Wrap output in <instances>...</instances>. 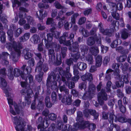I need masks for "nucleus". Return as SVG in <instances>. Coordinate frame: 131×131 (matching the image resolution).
I'll list each match as a JSON object with an SVG mask.
<instances>
[{
	"label": "nucleus",
	"mask_w": 131,
	"mask_h": 131,
	"mask_svg": "<svg viewBox=\"0 0 131 131\" xmlns=\"http://www.w3.org/2000/svg\"><path fill=\"white\" fill-rule=\"evenodd\" d=\"M12 47L15 52H12L11 58L12 60L16 61L17 60V56H19L21 53V49L22 48V45L19 41L17 42L14 41L12 45Z\"/></svg>",
	"instance_id": "1"
},
{
	"label": "nucleus",
	"mask_w": 131,
	"mask_h": 131,
	"mask_svg": "<svg viewBox=\"0 0 131 131\" xmlns=\"http://www.w3.org/2000/svg\"><path fill=\"white\" fill-rule=\"evenodd\" d=\"M14 123L16 125L15 128L17 131H24L26 122L23 119L19 116H16L13 118Z\"/></svg>",
	"instance_id": "2"
},
{
	"label": "nucleus",
	"mask_w": 131,
	"mask_h": 131,
	"mask_svg": "<svg viewBox=\"0 0 131 131\" xmlns=\"http://www.w3.org/2000/svg\"><path fill=\"white\" fill-rule=\"evenodd\" d=\"M13 70V69L12 68H10L8 70V76L10 79L13 80L14 76L18 77L20 75L22 78H24L25 76L24 74L20 69L17 68H15L14 69L13 71H12Z\"/></svg>",
	"instance_id": "3"
},
{
	"label": "nucleus",
	"mask_w": 131,
	"mask_h": 131,
	"mask_svg": "<svg viewBox=\"0 0 131 131\" xmlns=\"http://www.w3.org/2000/svg\"><path fill=\"white\" fill-rule=\"evenodd\" d=\"M63 44L67 46L72 44V45L70 46L69 48V49L72 52H77L79 50V45L78 42H74L72 39L66 40Z\"/></svg>",
	"instance_id": "4"
},
{
	"label": "nucleus",
	"mask_w": 131,
	"mask_h": 131,
	"mask_svg": "<svg viewBox=\"0 0 131 131\" xmlns=\"http://www.w3.org/2000/svg\"><path fill=\"white\" fill-rule=\"evenodd\" d=\"M53 34L52 33H49L47 34V39L46 38L44 39V41L45 42V45L47 49L50 48H56L57 46V42L52 41L53 39Z\"/></svg>",
	"instance_id": "5"
},
{
	"label": "nucleus",
	"mask_w": 131,
	"mask_h": 131,
	"mask_svg": "<svg viewBox=\"0 0 131 131\" xmlns=\"http://www.w3.org/2000/svg\"><path fill=\"white\" fill-rule=\"evenodd\" d=\"M56 75L54 74L53 75L48 76L47 80V85L51 87L53 90H55L57 88L56 82Z\"/></svg>",
	"instance_id": "6"
},
{
	"label": "nucleus",
	"mask_w": 131,
	"mask_h": 131,
	"mask_svg": "<svg viewBox=\"0 0 131 131\" xmlns=\"http://www.w3.org/2000/svg\"><path fill=\"white\" fill-rule=\"evenodd\" d=\"M98 100L99 104L102 105L104 103V100L106 101L107 99V96L104 90L102 89L98 94Z\"/></svg>",
	"instance_id": "7"
},
{
	"label": "nucleus",
	"mask_w": 131,
	"mask_h": 131,
	"mask_svg": "<svg viewBox=\"0 0 131 131\" xmlns=\"http://www.w3.org/2000/svg\"><path fill=\"white\" fill-rule=\"evenodd\" d=\"M83 114L80 111L77 112V124L85 126H87L89 125V122L88 121H84L83 120L82 118Z\"/></svg>",
	"instance_id": "8"
},
{
	"label": "nucleus",
	"mask_w": 131,
	"mask_h": 131,
	"mask_svg": "<svg viewBox=\"0 0 131 131\" xmlns=\"http://www.w3.org/2000/svg\"><path fill=\"white\" fill-rule=\"evenodd\" d=\"M59 100H61V102L63 103L70 105L72 102L71 97H69L63 94H59L58 95Z\"/></svg>",
	"instance_id": "9"
},
{
	"label": "nucleus",
	"mask_w": 131,
	"mask_h": 131,
	"mask_svg": "<svg viewBox=\"0 0 131 131\" xmlns=\"http://www.w3.org/2000/svg\"><path fill=\"white\" fill-rule=\"evenodd\" d=\"M110 115L108 121L110 123L112 124L114 120V113L113 110L109 111L108 113L103 112L102 113V118L104 119H108V114Z\"/></svg>",
	"instance_id": "10"
},
{
	"label": "nucleus",
	"mask_w": 131,
	"mask_h": 131,
	"mask_svg": "<svg viewBox=\"0 0 131 131\" xmlns=\"http://www.w3.org/2000/svg\"><path fill=\"white\" fill-rule=\"evenodd\" d=\"M96 40L98 43H101V39L97 38L96 34H95L94 35V37L93 36H91L87 38L86 41L87 44L89 46H92L95 43Z\"/></svg>",
	"instance_id": "11"
},
{
	"label": "nucleus",
	"mask_w": 131,
	"mask_h": 131,
	"mask_svg": "<svg viewBox=\"0 0 131 131\" xmlns=\"http://www.w3.org/2000/svg\"><path fill=\"white\" fill-rule=\"evenodd\" d=\"M0 86L2 88L4 89V92L6 94L7 96L8 97L10 96L11 97V94L9 93L8 90L6 89H4L6 87L7 85V83L6 80L3 78L0 77Z\"/></svg>",
	"instance_id": "12"
},
{
	"label": "nucleus",
	"mask_w": 131,
	"mask_h": 131,
	"mask_svg": "<svg viewBox=\"0 0 131 131\" xmlns=\"http://www.w3.org/2000/svg\"><path fill=\"white\" fill-rule=\"evenodd\" d=\"M71 58L67 59L66 61V63L68 66H70L71 63L73 62V60H77L80 57V54L79 52L75 53H71Z\"/></svg>",
	"instance_id": "13"
},
{
	"label": "nucleus",
	"mask_w": 131,
	"mask_h": 131,
	"mask_svg": "<svg viewBox=\"0 0 131 131\" xmlns=\"http://www.w3.org/2000/svg\"><path fill=\"white\" fill-rule=\"evenodd\" d=\"M16 28V27L14 25H12L10 26V29L8 30L7 33L8 36L9 40L11 42H13L12 44L14 41V38H13V31H14Z\"/></svg>",
	"instance_id": "14"
},
{
	"label": "nucleus",
	"mask_w": 131,
	"mask_h": 131,
	"mask_svg": "<svg viewBox=\"0 0 131 131\" xmlns=\"http://www.w3.org/2000/svg\"><path fill=\"white\" fill-rule=\"evenodd\" d=\"M20 93L22 95H24L26 97H29L30 95L32 93V90L29 89H23L20 91Z\"/></svg>",
	"instance_id": "15"
},
{
	"label": "nucleus",
	"mask_w": 131,
	"mask_h": 131,
	"mask_svg": "<svg viewBox=\"0 0 131 131\" xmlns=\"http://www.w3.org/2000/svg\"><path fill=\"white\" fill-rule=\"evenodd\" d=\"M81 78L83 81L88 80L91 81L93 80L92 75L91 73L87 72L81 77Z\"/></svg>",
	"instance_id": "16"
},
{
	"label": "nucleus",
	"mask_w": 131,
	"mask_h": 131,
	"mask_svg": "<svg viewBox=\"0 0 131 131\" xmlns=\"http://www.w3.org/2000/svg\"><path fill=\"white\" fill-rule=\"evenodd\" d=\"M23 53L25 55V58L26 60L29 59L32 56V54L30 53V51L28 49H24Z\"/></svg>",
	"instance_id": "17"
},
{
	"label": "nucleus",
	"mask_w": 131,
	"mask_h": 131,
	"mask_svg": "<svg viewBox=\"0 0 131 131\" xmlns=\"http://www.w3.org/2000/svg\"><path fill=\"white\" fill-rule=\"evenodd\" d=\"M89 50L91 53L94 56L97 55L99 52V48L96 46L91 47L90 48Z\"/></svg>",
	"instance_id": "18"
},
{
	"label": "nucleus",
	"mask_w": 131,
	"mask_h": 131,
	"mask_svg": "<svg viewBox=\"0 0 131 131\" xmlns=\"http://www.w3.org/2000/svg\"><path fill=\"white\" fill-rule=\"evenodd\" d=\"M59 89L61 92H64L65 93L64 94L65 95L71 97V95L69 94V90L66 88L65 85L60 86L59 87Z\"/></svg>",
	"instance_id": "19"
},
{
	"label": "nucleus",
	"mask_w": 131,
	"mask_h": 131,
	"mask_svg": "<svg viewBox=\"0 0 131 131\" xmlns=\"http://www.w3.org/2000/svg\"><path fill=\"white\" fill-rule=\"evenodd\" d=\"M102 56L99 55L96 56L95 58L96 62V67H100L102 63Z\"/></svg>",
	"instance_id": "20"
},
{
	"label": "nucleus",
	"mask_w": 131,
	"mask_h": 131,
	"mask_svg": "<svg viewBox=\"0 0 131 131\" xmlns=\"http://www.w3.org/2000/svg\"><path fill=\"white\" fill-rule=\"evenodd\" d=\"M62 80L64 82L65 84L66 85H68V86L69 89H72L75 87V83L74 82H71L68 83V82L66 81L65 77H63V76H62Z\"/></svg>",
	"instance_id": "21"
},
{
	"label": "nucleus",
	"mask_w": 131,
	"mask_h": 131,
	"mask_svg": "<svg viewBox=\"0 0 131 131\" xmlns=\"http://www.w3.org/2000/svg\"><path fill=\"white\" fill-rule=\"evenodd\" d=\"M20 105L19 107L16 103L14 104V106L15 111L18 114L19 113L20 110V108L24 107L26 105V103L25 102H23L20 103Z\"/></svg>",
	"instance_id": "22"
},
{
	"label": "nucleus",
	"mask_w": 131,
	"mask_h": 131,
	"mask_svg": "<svg viewBox=\"0 0 131 131\" xmlns=\"http://www.w3.org/2000/svg\"><path fill=\"white\" fill-rule=\"evenodd\" d=\"M30 34L29 32L25 33L24 35L19 38L20 42H24L27 40L29 38Z\"/></svg>",
	"instance_id": "23"
},
{
	"label": "nucleus",
	"mask_w": 131,
	"mask_h": 131,
	"mask_svg": "<svg viewBox=\"0 0 131 131\" xmlns=\"http://www.w3.org/2000/svg\"><path fill=\"white\" fill-rule=\"evenodd\" d=\"M79 31L85 37H88L90 36V34L88 31L83 27L80 28Z\"/></svg>",
	"instance_id": "24"
},
{
	"label": "nucleus",
	"mask_w": 131,
	"mask_h": 131,
	"mask_svg": "<svg viewBox=\"0 0 131 131\" xmlns=\"http://www.w3.org/2000/svg\"><path fill=\"white\" fill-rule=\"evenodd\" d=\"M59 72L61 75H62L63 74H64L65 76L68 80L69 79L72 77L71 74L69 72H64L62 69L61 68H60Z\"/></svg>",
	"instance_id": "25"
},
{
	"label": "nucleus",
	"mask_w": 131,
	"mask_h": 131,
	"mask_svg": "<svg viewBox=\"0 0 131 131\" xmlns=\"http://www.w3.org/2000/svg\"><path fill=\"white\" fill-rule=\"evenodd\" d=\"M8 54L6 52H3L2 53V59H3V62L5 64L7 65L8 64L9 62L7 59V57Z\"/></svg>",
	"instance_id": "26"
},
{
	"label": "nucleus",
	"mask_w": 131,
	"mask_h": 131,
	"mask_svg": "<svg viewBox=\"0 0 131 131\" xmlns=\"http://www.w3.org/2000/svg\"><path fill=\"white\" fill-rule=\"evenodd\" d=\"M26 66V65H24L21 68V69L23 70V74L24 75L26 74L30 73L31 72V68L29 67H27L25 69Z\"/></svg>",
	"instance_id": "27"
},
{
	"label": "nucleus",
	"mask_w": 131,
	"mask_h": 131,
	"mask_svg": "<svg viewBox=\"0 0 131 131\" xmlns=\"http://www.w3.org/2000/svg\"><path fill=\"white\" fill-rule=\"evenodd\" d=\"M85 126L76 123L74 124L73 127L71 129V131H77V130L78 128L83 129Z\"/></svg>",
	"instance_id": "28"
},
{
	"label": "nucleus",
	"mask_w": 131,
	"mask_h": 131,
	"mask_svg": "<svg viewBox=\"0 0 131 131\" xmlns=\"http://www.w3.org/2000/svg\"><path fill=\"white\" fill-rule=\"evenodd\" d=\"M77 66L80 70H84L87 67L86 64L83 62H80L78 63Z\"/></svg>",
	"instance_id": "29"
},
{
	"label": "nucleus",
	"mask_w": 131,
	"mask_h": 131,
	"mask_svg": "<svg viewBox=\"0 0 131 131\" xmlns=\"http://www.w3.org/2000/svg\"><path fill=\"white\" fill-rule=\"evenodd\" d=\"M26 74L25 75L24 78L23 79H25V77H26L25 80L27 83H30L32 82L33 78L31 74Z\"/></svg>",
	"instance_id": "30"
},
{
	"label": "nucleus",
	"mask_w": 131,
	"mask_h": 131,
	"mask_svg": "<svg viewBox=\"0 0 131 131\" xmlns=\"http://www.w3.org/2000/svg\"><path fill=\"white\" fill-rule=\"evenodd\" d=\"M45 102L46 106L50 108L52 107V104L50 101V99L49 96H46L45 99Z\"/></svg>",
	"instance_id": "31"
},
{
	"label": "nucleus",
	"mask_w": 131,
	"mask_h": 131,
	"mask_svg": "<svg viewBox=\"0 0 131 131\" xmlns=\"http://www.w3.org/2000/svg\"><path fill=\"white\" fill-rule=\"evenodd\" d=\"M44 10L43 9H41L39 11L37 12L36 14L37 17H38L39 20L42 21V20L43 19L42 13L43 12Z\"/></svg>",
	"instance_id": "32"
},
{
	"label": "nucleus",
	"mask_w": 131,
	"mask_h": 131,
	"mask_svg": "<svg viewBox=\"0 0 131 131\" xmlns=\"http://www.w3.org/2000/svg\"><path fill=\"white\" fill-rule=\"evenodd\" d=\"M43 62L41 61V60H39L37 63V66L36 67L35 71L36 72H40L42 70V66Z\"/></svg>",
	"instance_id": "33"
},
{
	"label": "nucleus",
	"mask_w": 131,
	"mask_h": 131,
	"mask_svg": "<svg viewBox=\"0 0 131 131\" xmlns=\"http://www.w3.org/2000/svg\"><path fill=\"white\" fill-rule=\"evenodd\" d=\"M120 65L119 64L115 63H113L112 66V68L115 70L116 72H119L120 70L119 69Z\"/></svg>",
	"instance_id": "34"
},
{
	"label": "nucleus",
	"mask_w": 131,
	"mask_h": 131,
	"mask_svg": "<svg viewBox=\"0 0 131 131\" xmlns=\"http://www.w3.org/2000/svg\"><path fill=\"white\" fill-rule=\"evenodd\" d=\"M121 43V41L120 39H117L114 41L111 45V46L112 48H114L116 47L117 46Z\"/></svg>",
	"instance_id": "35"
},
{
	"label": "nucleus",
	"mask_w": 131,
	"mask_h": 131,
	"mask_svg": "<svg viewBox=\"0 0 131 131\" xmlns=\"http://www.w3.org/2000/svg\"><path fill=\"white\" fill-rule=\"evenodd\" d=\"M103 35L108 36H111L112 35V34L111 30L109 29H104L101 32Z\"/></svg>",
	"instance_id": "36"
},
{
	"label": "nucleus",
	"mask_w": 131,
	"mask_h": 131,
	"mask_svg": "<svg viewBox=\"0 0 131 131\" xmlns=\"http://www.w3.org/2000/svg\"><path fill=\"white\" fill-rule=\"evenodd\" d=\"M90 115L93 116L94 118L97 119L99 116V114L96 112L95 110L92 109H89Z\"/></svg>",
	"instance_id": "37"
},
{
	"label": "nucleus",
	"mask_w": 131,
	"mask_h": 131,
	"mask_svg": "<svg viewBox=\"0 0 131 131\" xmlns=\"http://www.w3.org/2000/svg\"><path fill=\"white\" fill-rule=\"evenodd\" d=\"M14 30V36L16 37H18L22 32V29L19 28L17 29Z\"/></svg>",
	"instance_id": "38"
},
{
	"label": "nucleus",
	"mask_w": 131,
	"mask_h": 131,
	"mask_svg": "<svg viewBox=\"0 0 131 131\" xmlns=\"http://www.w3.org/2000/svg\"><path fill=\"white\" fill-rule=\"evenodd\" d=\"M123 82L122 81H116L115 82L116 86H113V89H116V87L117 88H119L121 87L122 86H123Z\"/></svg>",
	"instance_id": "39"
},
{
	"label": "nucleus",
	"mask_w": 131,
	"mask_h": 131,
	"mask_svg": "<svg viewBox=\"0 0 131 131\" xmlns=\"http://www.w3.org/2000/svg\"><path fill=\"white\" fill-rule=\"evenodd\" d=\"M19 10H20V12L19 13V17L20 18H22L23 17V12H28V11L27 9L22 7H20L19 8Z\"/></svg>",
	"instance_id": "40"
},
{
	"label": "nucleus",
	"mask_w": 131,
	"mask_h": 131,
	"mask_svg": "<svg viewBox=\"0 0 131 131\" xmlns=\"http://www.w3.org/2000/svg\"><path fill=\"white\" fill-rule=\"evenodd\" d=\"M39 37L37 34L34 35L32 37V40L35 43H37L39 40Z\"/></svg>",
	"instance_id": "41"
},
{
	"label": "nucleus",
	"mask_w": 131,
	"mask_h": 131,
	"mask_svg": "<svg viewBox=\"0 0 131 131\" xmlns=\"http://www.w3.org/2000/svg\"><path fill=\"white\" fill-rule=\"evenodd\" d=\"M96 88L94 85L93 84L90 85L88 89V93L90 94L93 93V92L95 91Z\"/></svg>",
	"instance_id": "42"
},
{
	"label": "nucleus",
	"mask_w": 131,
	"mask_h": 131,
	"mask_svg": "<svg viewBox=\"0 0 131 131\" xmlns=\"http://www.w3.org/2000/svg\"><path fill=\"white\" fill-rule=\"evenodd\" d=\"M79 15V14L78 13H76L71 16V22L72 24H75V19Z\"/></svg>",
	"instance_id": "43"
},
{
	"label": "nucleus",
	"mask_w": 131,
	"mask_h": 131,
	"mask_svg": "<svg viewBox=\"0 0 131 131\" xmlns=\"http://www.w3.org/2000/svg\"><path fill=\"white\" fill-rule=\"evenodd\" d=\"M46 23L47 25H51L52 26H54L56 25V24L54 23L53 19L51 18H48L47 20Z\"/></svg>",
	"instance_id": "44"
},
{
	"label": "nucleus",
	"mask_w": 131,
	"mask_h": 131,
	"mask_svg": "<svg viewBox=\"0 0 131 131\" xmlns=\"http://www.w3.org/2000/svg\"><path fill=\"white\" fill-rule=\"evenodd\" d=\"M109 5L112 8L111 11L116 12L117 9L116 8V5L114 3L110 2Z\"/></svg>",
	"instance_id": "45"
},
{
	"label": "nucleus",
	"mask_w": 131,
	"mask_h": 131,
	"mask_svg": "<svg viewBox=\"0 0 131 131\" xmlns=\"http://www.w3.org/2000/svg\"><path fill=\"white\" fill-rule=\"evenodd\" d=\"M0 34L2 35L0 37V40L2 43H4L5 41V33L2 30L0 31Z\"/></svg>",
	"instance_id": "46"
},
{
	"label": "nucleus",
	"mask_w": 131,
	"mask_h": 131,
	"mask_svg": "<svg viewBox=\"0 0 131 131\" xmlns=\"http://www.w3.org/2000/svg\"><path fill=\"white\" fill-rule=\"evenodd\" d=\"M112 83L110 81H108L107 84L105 88L106 91L107 92H110L111 91V88Z\"/></svg>",
	"instance_id": "47"
},
{
	"label": "nucleus",
	"mask_w": 131,
	"mask_h": 131,
	"mask_svg": "<svg viewBox=\"0 0 131 131\" xmlns=\"http://www.w3.org/2000/svg\"><path fill=\"white\" fill-rule=\"evenodd\" d=\"M51 97L52 100V101L53 103H54L56 102L57 100V94L55 92H53L51 94Z\"/></svg>",
	"instance_id": "48"
},
{
	"label": "nucleus",
	"mask_w": 131,
	"mask_h": 131,
	"mask_svg": "<svg viewBox=\"0 0 131 131\" xmlns=\"http://www.w3.org/2000/svg\"><path fill=\"white\" fill-rule=\"evenodd\" d=\"M126 58V56L124 55L120 56L119 57H117L116 59L117 61L118 62H123L125 61Z\"/></svg>",
	"instance_id": "49"
},
{
	"label": "nucleus",
	"mask_w": 131,
	"mask_h": 131,
	"mask_svg": "<svg viewBox=\"0 0 131 131\" xmlns=\"http://www.w3.org/2000/svg\"><path fill=\"white\" fill-rule=\"evenodd\" d=\"M86 60L90 64H92L93 62V57L91 55H89L86 57Z\"/></svg>",
	"instance_id": "50"
},
{
	"label": "nucleus",
	"mask_w": 131,
	"mask_h": 131,
	"mask_svg": "<svg viewBox=\"0 0 131 131\" xmlns=\"http://www.w3.org/2000/svg\"><path fill=\"white\" fill-rule=\"evenodd\" d=\"M116 12H112V17L116 20H119V14Z\"/></svg>",
	"instance_id": "51"
},
{
	"label": "nucleus",
	"mask_w": 131,
	"mask_h": 131,
	"mask_svg": "<svg viewBox=\"0 0 131 131\" xmlns=\"http://www.w3.org/2000/svg\"><path fill=\"white\" fill-rule=\"evenodd\" d=\"M27 22L31 25H33L34 23V20L32 17L30 16H28L26 17Z\"/></svg>",
	"instance_id": "52"
},
{
	"label": "nucleus",
	"mask_w": 131,
	"mask_h": 131,
	"mask_svg": "<svg viewBox=\"0 0 131 131\" xmlns=\"http://www.w3.org/2000/svg\"><path fill=\"white\" fill-rule=\"evenodd\" d=\"M67 50L66 47H62L61 48V52L63 58H64L66 56V52Z\"/></svg>",
	"instance_id": "53"
},
{
	"label": "nucleus",
	"mask_w": 131,
	"mask_h": 131,
	"mask_svg": "<svg viewBox=\"0 0 131 131\" xmlns=\"http://www.w3.org/2000/svg\"><path fill=\"white\" fill-rule=\"evenodd\" d=\"M54 5L56 8L58 9H61L63 8V7L58 1H56L54 3Z\"/></svg>",
	"instance_id": "54"
},
{
	"label": "nucleus",
	"mask_w": 131,
	"mask_h": 131,
	"mask_svg": "<svg viewBox=\"0 0 131 131\" xmlns=\"http://www.w3.org/2000/svg\"><path fill=\"white\" fill-rule=\"evenodd\" d=\"M128 34L125 30L123 31L122 33L121 37L124 39H125L128 37Z\"/></svg>",
	"instance_id": "55"
},
{
	"label": "nucleus",
	"mask_w": 131,
	"mask_h": 131,
	"mask_svg": "<svg viewBox=\"0 0 131 131\" xmlns=\"http://www.w3.org/2000/svg\"><path fill=\"white\" fill-rule=\"evenodd\" d=\"M49 118V119L54 121L56 118L57 116L56 115L53 113H51L49 114L48 115Z\"/></svg>",
	"instance_id": "56"
},
{
	"label": "nucleus",
	"mask_w": 131,
	"mask_h": 131,
	"mask_svg": "<svg viewBox=\"0 0 131 131\" xmlns=\"http://www.w3.org/2000/svg\"><path fill=\"white\" fill-rule=\"evenodd\" d=\"M125 118L122 117H120L117 118V117L116 116H115V122H116L118 121L119 122H120L122 123H123L125 122Z\"/></svg>",
	"instance_id": "57"
},
{
	"label": "nucleus",
	"mask_w": 131,
	"mask_h": 131,
	"mask_svg": "<svg viewBox=\"0 0 131 131\" xmlns=\"http://www.w3.org/2000/svg\"><path fill=\"white\" fill-rule=\"evenodd\" d=\"M86 46L84 45H81L80 46V48L81 49L82 54L84 55L85 54V51L86 49Z\"/></svg>",
	"instance_id": "58"
},
{
	"label": "nucleus",
	"mask_w": 131,
	"mask_h": 131,
	"mask_svg": "<svg viewBox=\"0 0 131 131\" xmlns=\"http://www.w3.org/2000/svg\"><path fill=\"white\" fill-rule=\"evenodd\" d=\"M84 114L85 117L87 118L90 117V114L89 109H86L83 112Z\"/></svg>",
	"instance_id": "59"
},
{
	"label": "nucleus",
	"mask_w": 131,
	"mask_h": 131,
	"mask_svg": "<svg viewBox=\"0 0 131 131\" xmlns=\"http://www.w3.org/2000/svg\"><path fill=\"white\" fill-rule=\"evenodd\" d=\"M85 21V18L84 17H82L79 19L78 23L79 25H81L84 23Z\"/></svg>",
	"instance_id": "60"
},
{
	"label": "nucleus",
	"mask_w": 131,
	"mask_h": 131,
	"mask_svg": "<svg viewBox=\"0 0 131 131\" xmlns=\"http://www.w3.org/2000/svg\"><path fill=\"white\" fill-rule=\"evenodd\" d=\"M71 126L69 124L64 125L63 129L61 131H69Z\"/></svg>",
	"instance_id": "61"
},
{
	"label": "nucleus",
	"mask_w": 131,
	"mask_h": 131,
	"mask_svg": "<svg viewBox=\"0 0 131 131\" xmlns=\"http://www.w3.org/2000/svg\"><path fill=\"white\" fill-rule=\"evenodd\" d=\"M97 28L96 27H93L92 29L90 31V33L91 35H94L97 30Z\"/></svg>",
	"instance_id": "62"
},
{
	"label": "nucleus",
	"mask_w": 131,
	"mask_h": 131,
	"mask_svg": "<svg viewBox=\"0 0 131 131\" xmlns=\"http://www.w3.org/2000/svg\"><path fill=\"white\" fill-rule=\"evenodd\" d=\"M37 123L39 124H42V125L44 126V121H43L42 118V117H39L37 121Z\"/></svg>",
	"instance_id": "63"
},
{
	"label": "nucleus",
	"mask_w": 131,
	"mask_h": 131,
	"mask_svg": "<svg viewBox=\"0 0 131 131\" xmlns=\"http://www.w3.org/2000/svg\"><path fill=\"white\" fill-rule=\"evenodd\" d=\"M52 34L53 36L56 39H57L59 37L60 34V33L59 32L57 31H54Z\"/></svg>",
	"instance_id": "64"
}]
</instances>
